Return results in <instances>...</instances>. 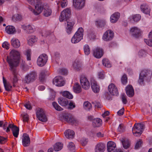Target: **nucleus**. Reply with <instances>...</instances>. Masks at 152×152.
I'll list each match as a JSON object with an SVG mask.
<instances>
[{"mask_svg": "<svg viewBox=\"0 0 152 152\" xmlns=\"http://www.w3.org/2000/svg\"><path fill=\"white\" fill-rule=\"evenodd\" d=\"M37 77V74L36 72H31L25 76L24 81L27 83H29L34 81Z\"/></svg>", "mask_w": 152, "mask_h": 152, "instance_id": "obj_6", "label": "nucleus"}, {"mask_svg": "<svg viewBox=\"0 0 152 152\" xmlns=\"http://www.w3.org/2000/svg\"><path fill=\"white\" fill-rule=\"evenodd\" d=\"M145 42L148 46L152 47V39H145Z\"/></svg>", "mask_w": 152, "mask_h": 152, "instance_id": "obj_60", "label": "nucleus"}, {"mask_svg": "<svg viewBox=\"0 0 152 152\" xmlns=\"http://www.w3.org/2000/svg\"><path fill=\"white\" fill-rule=\"evenodd\" d=\"M92 103L94 105L95 107H96L98 108H100L101 107V105L100 103L99 102H93Z\"/></svg>", "mask_w": 152, "mask_h": 152, "instance_id": "obj_61", "label": "nucleus"}, {"mask_svg": "<svg viewBox=\"0 0 152 152\" xmlns=\"http://www.w3.org/2000/svg\"><path fill=\"white\" fill-rule=\"evenodd\" d=\"M91 86L94 92L95 93L99 92L100 90L99 87L97 84V82L94 80H91Z\"/></svg>", "mask_w": 152, "mask_h": 152, "instance_id": "obj_21", "label": "nucleus"}, {"mask_svg": "<svg viewBox=\"0 0 152 152\" xmlns=\"http://www.w3.org/2000/svg\"><path fill=\"white\" fill-rule=\"evenodd\" d=\"M58 102L59 104L62 106H65L68 104V100L63 97H60L58 99Z\"/></svg>", "mask_w": 152, "mask_h": 152, "instance_id": "obj_27", "label": "nucleus"}, {"mask_svg": "<svg viewBox=\"0 0 152 152\" xmlns=\"http://www.w3.org/2000/svg\"><path fill=\"white\" fill-rule=\"evenodd\" d=\"M74 91L76 93H79L81 91L80 85L77 83H75L73 86Z\"/></svg>", "mask_w": 152, "mask_h": 152, "instance_id": "obj_35", "label": "nucleus"}, {"mask_svg": "<svg viewBox=\"0 0 152 152\" xmlns=\"http://www.w3.org/2000/svg\"><path fill=\"white\" fill-rule=\"evenodd\" d=\"M59 72L62 75H66L67 73V69H62L59 70Z\"/></svg>", "mask_w": 152, "mask_h": 152, "instance_id": "obj_56", "label": "nucleus"}, {"mask_svg": "<svg viewBox=\"0 0 152 152\" xmlns=\"http://www.w3.org/2000/svg\"><path fill=\"white\" fill-rule=\"evenodd\" d=\"M80 83L83 88L85 90H88L89 88L90 83L86 77L81 76L80 79Z\"/></svg>", "mask_w": 152, "mask_h": 152, "instance_id": "obj_10", "label": "nucleus"}, {"mask_svg": "<svg viewBox=\"0 0 152 152\" xmlns=\"http://www.w3.org/2000/svg\"><path fill=\"white\" fill-rule=\"evenodd\" d=\"M139 55L141 57L145 56L146 55V52L145 50H141L140 51L139 53Z\"/></svg>", "mask_w": 152, "mask_h": 152, "instance_id": "obj_57", "label": "nucleus"}, {"mask_svg": "<svg viewBox=\"0 0 152 152\" xmlns=\"http://www.w3.org/2000/svg\"><path fill=\"white\" fill-rule=\"evenodd\" d=\"M25 107L27 109L30 110L31 108V107L30 105V103L28 102L24 104Z\"/></svg>", "mask_w": 152, "mask_h": 152, "instance_id": "obj_64", "label": "nucleus"}, {"mask_svg": "<svg viewBox=\"0 0 152 152\" xmlns=\"http://www.w3.org/2000/svg\"><path fill=\"white\" fill-rule=\"evenodd\" d=\"M7 138L0 136V143L1 144L4 143L6 141Z\"/></svg>", "mask_w": 152, "mask_h": 152, "instance_id": "obj_62", "label": "nucleus"}, {"mask_svg": "<svg viewBox=\"0 0 152 152\" xmlns=\"http://www.w3.org/2000/svg\"><path fill=\"white\" fill-rule=\"evenodd\" d=\"M88 142V140L87 139L85 138H83L80 140V143L83 146L86 145Z\"/></svg>", "mask_w": 152, "mask_h": 152, "instance_id": "obj_50", "label": "nucleus"}, {"mask_svg": "<svg viewBox=\"0 0 152 152\" xmlns=\"http://www.w3.org/2000/svg\"><path fill=\"white\" fill-rule=\"evenodd\" d=\"M120 15V13L118 12L115 13L110 17V21L112 23L116 22L118 20Z\"/></svg>", "mask_w": 152, "mask_h": 152, "instance_id": "obj_28", "label": "nucleus"}, {"mask_svg": "<svg viewBox=\"0 0 152 152\" xmlns=\"http://www.w3.org/2000/svg\"><path fill=\"white\" fill-rule=\"evenodd\" d=\"M37 40V38L34 36H32L29 37L28 40V43L29 45H32V44Z\"/></svg>", "mask_w": 152, "mask_h": 152, "instance_id": "obj_34", "label": "nucleus"}, {"mask_svg": "<svg viewBox=\"0 0 152 152\" xmlns=\"http://www.w3.org/2000/svg\"><path fill=\"white\" fill-rule=\"evenodd\" d=\"M66 0H63L61 2V5L62 7H64L66 6Z\"/></svg>", "mask_w": 152, "mask_h": 152, "instance_id": "obj_63", "label": "nucleus"}, {"mask_svg": "<svg viewBox=\"0 0 152 152\" xmlns=\"http://www.w3.org/2000/svg\"><path fill=\"white\" fill-rule=\"evenodd\" d=\"M130 33L134 37L138 38L141 36V31L137 27L132 28L130 30Z\"/></svg>", "mask_w": 152, "mask_h": 152, "instance_id": "obj_13", "label": "nucleus"}, {"mask_svg": "<svg viewBox=\"0 0 152 152\" xmlns=\"http://www.w3.org/2000/svg\"><path fill=\"white\" fill-rule=\"evenodd\" d=\"M102 120L99 118H96L94 119L93 121V124L95 127H99L102 124Z\"/></svg>", "mask_w": 152, "mask_h": 152, "instance_id": "obj_29", "label": "nucleus"}, {"mask_svg": "<svg viewBox=\"0 0 152 152\" xmlns=\"http://www.w3.org/2000/svg\"><path fill=\"white\" fill-rule=\"evenodd\" d=\"M121 81L123 84H126L127 82V77L126 75L124 74L121 78Z\"/></svg>", "mask_w": 152, "mask_h": 152, "instance_id": "obj_49", "label": "nucleus"}, {"mask_svg": "<svg viewBox=\"0 0 152 152\" xmlns=\"http://www.w3.org/2000/svg\"><path fill=\"white\" fill-rule=\"evenodd\" d=\"M10 44L7 42H4L2 44L3 48H5L6 49H8L9 48Z\"/></svg>", "mask_w": 152, "mask_h": 152, "instance_id": "obj_53", "label": "nucleus"}, {"mask_svg": "<svg viewBox=\"0 0 152 152\" xmlns=\"http://www.w3.org/2000/svg\"><path fill=\"white\" fill-rule=\"evenodd\" d=\"M64 134L66 137L68 139H72L75 136L74 132L70 129H67L65 131Z\"/></svg>", "mask_w": 152, "mask_h": 152, "instance_id": "obj_24", "label": "nucleus"}, {"mask_svg": "<svg viewBox=\"0 0 152 152\" xmlns=\"http://www.w3.org/2000/svg\"><path fill=\"white\" fill-rule=\"evenodd\" d=\"M75 107V104L73 102H71L69 104L68 109L70 110H72Z\"/></svg>", "mask_w": 152, "mask_h": 152, "instance_id": "obj_55", "label": "nucleus"}, {"mask_svg": "<svg viewBox=\"0 0 152 152\" xmlns=\"http://www.w3.org/2000/svg\"><path fill=\"white\" fill-rule=\"evenodd\" d=\"M106 148L105 145L103 143L99 142L95 146L94 152H104Z\"/></svg>", "mask_w": 152, "mask_h": 152, "instance_id": "obj_12", "label": "nucleus"}, {"mask_svg": "<svg viewBox=\"0 0 152 152\" xmlns=\"http://www.w3.org/2000/svg\"><path fill=\"white\" fill-rule=\"evenodd\" d=\"M48 60V56L46 54H41L37 59V65L40 66H43L46 64Z\"/></svg>", "mask_w": 152, "mask_h": 152, "instance_id": "obj_7", "label": "nucleus"}, {"mask_svg": "<svg viewBox=\"0 0 152 152\" xmlns=\"http://www.w3.org/2000/svg\"><path fill=\"white\" fill-rule=\"evenodd\" d=\"M31 51L30 50H28L26 52V58L28 60H31Z\"/></svg>", "mask_w": 152, "mask_h": 152, "instance_id": "obj_58", "label": "nucleus"}, {"mask_svg": "<svg viewBox=\"0 0 152 152\" xmlns=\"http://www.w3.org/2000/svg\"><path fill=\"white\" fill-rule=\"evenodd\" d=\"M63 147V145L61 143H57L54 145V149L56 151L60 150Z\"/></svg>", "mask_w": 152, "mask_h": 152, "instance_id": "obj_38", "label": "nucleus"}, {"mask_svg": "<svg viewBox=\"0 0 152 152\" xmlns=\"http://www.w3.org/2000/svg\"><path fill=\"white\" fill-rule=\"evenodd\" d=\"M141 18V16L139 14L134 15L132 16V18L134 21L136 22H137L140 20Z\"/></svg>", "mask_w": 152, "mask_h": 152, "instance_id": "obj_43", "label": "nucleus"}, {"mask_svg": "<svg viewBox=\"0 0 152 152\" xmlns=\"http://www.w3.org/2000/svg\"><path fill=\"white\" fill-rule=\"evenodd\" d=\"M53 83L57 86H61L64 85L65 82L61 76H58L53 80Z\"/></svg>", "mask_w": 152, "mask_h": 152, "instance_id": "obj_11", "label": "nucleus"}, {"mask_svg": "<svg viewBox=\"0 0 152 152\" xmlns=\"http://www.w3.org/2000/svg\"><path fill=\"white\" fill-rule=\"evenodd\" d=\"M127 95L130 97H132L134 94V91L132 86L131 85L128 86L126 88Z\"/></svg>", "mask_w": 152, "mask_h": 152, "instance_id": "obj_22", "label": "nucleus"}, {"mask_svg": "<svg viewBox=\"0 0 152 152\" xmlns=\"http://www.w3.org/2000/svg\"><path fill=\"white\" fill-rule=\"evenodd\" d=\"M84 51L85 55H88L90 54V48L88 45H86L84 46Z\"/></svg>", "mask_w": 152, "mask_h": 152, "instance_id": "obj_42", "label": "nucleus"}, {"mask_svg": "<svg viewBox=\"0 0 152 152\" xmlns=\"http://www.w3.org/2000/svg\"><path fill=\"white\" fill-rule=\"evenodd\" d=\"M147 73L145 71H142L140 75L138 81L140 84H143L144 79L147 76Z\"/></svg>", "mask_w": 152, "mask_h": 152, "instance_id": "obj_26", "label": "nucleus"}, {"mask_svg": "<svg viewBox=\"0 0 152 152\" xmlns=\"http://www.w3.org/2000/svg\"><path fill=\"white\" fill-rule=\"evenodd\" d=\"M4 86L7 91H10L11 90L12 86L9 83H7L6 85H4Z\"/></svg>", "mask_w": 152, "mask_h": 152, "instance_id": "obj_52", "label": "nucleus"}, {"mask_svg": "<svg viewBox=\"0 0 152 152\" xmlns=\"http://www.w3.org/2000/svg\"><path fill=\"white\" fill-rule=\"evenodd\" d=\"M71 11L69 8H67L62 11L59 17L60 21L61 22L66 21L67 26L66 28L67 33L69 34L71 33L75 23L72 20H70Z\"/></svg>", "mask_w": 152, "mask_h": 152, "instance_id": "obj_2", "label": "nucleus"}, {"mask_svg": "<svg viewBox=\"0 0 152 152\" xmlns=\"http://www.w3.org/2000/svg\"><path fill=\"white\" fill-rule=\"evenodd\" d=\"M122 143L124 148L127 149L129 148L130 145V143L129 140L126 139H122L120 140Z\"/></svg>", "mask_w": 152, "mask_h": 152, "instance_id": "obj_31", "label": "nucleus"}, {"mask_svg": "<svg viewBox=\"0 0 152 152\" xmlns=\"http://www.w3.org/2000/svg\"><path fill=\"white\" fill-rule=\"evenodd\" d=\"M102 63L103 65L106 67L110 68L111 66V64L107 59H104L102 61Z\"/></svg>", "mask_w": 152, "mask_h": 152, "instance_id": "obj_39", "label": "nucleus"}, {"mask_svg": "<svg viewBox=\"0 0 152 152\" xmlns=\"http://www.w3.org/2000/svg\"><path fill=\"white\" fill-rule=\"evenodd\" d=\"M118 132H123L125 131V127L123 124H120L118 128Z\"/></svg>", "mask_w": 152, "mask_h": 152, "instance_id": "obj_46", "label": "nucleus"}, {"mask_svg": "<svg viewBox=\"0 0 152 152\" xmlns=\"http://www.w3.org/2000/svg\"><path fill=\"white\" fill-rule=\"evenodd\" d=\"M83 30L82 28H80L74 34L71 39V42L73 43H76L80 41L83 38Z\"/></svg>", "mask_w": 152, "mask_h": 152, "instance_id": "obj_5", "label": "nucleus"}, {"mask_svg": "<svg viewBox=\"0 0 152 152\" xmlns=\"http://www.w3.org/2000/svg\"><path fill=\"white\" fill-rule=\"evenodd\" d=\"M94 56L97 58H101L103 55V50L102 49L97 47L93 50Z\"/></svg>", "mask_w": 152, "mask_h": 152, "instance_id": "obj_17", "label": "nucleus"}, {"mask_svg": "<svg viewBox=\"0 0 152 152\" xmlns=\"http://www.w3.org/2000/svg\"><path fill=\"white\" fill-rule=\"evenodd\" d=\"M46 73H47V72L45 70H42L41 72L39 75V78L41 81L44 80L45 76L46 75Z\"/></svg>", "mask_w": 152, "mask_h": 152, "instance_id": "obj_41", "label": "nucleus"}, {"mask_svg": "<svg viewBox=\"0 0 152 152\" xmlns=\"http://www.w3.org/2000/svg\"><path fill=\"white\" fill-rule=\"evenodd\" d=\"M50 96L49 99L53 100L55 97V92L52 89H50Z\"/></svg>", "mask_w": 152, "mask_h": 152, "instance_id": "obj_45", "label": "nucleus"}, {"mask_svg": "<svg viewBox=\"0 0 152 152\" xmlns=\"http://www.w3.org/2000/svg\"><path fill=\"white\" fill-rule=\"evenodd\" d=\"M140 8L143 13L150 15L151 9L147 4L145 3L141 4L140 6Z\"/></svg>", "mask_w": 152, "mask_h": 152, "instance_id": "obj_19", "label": "nucleus"}, {"mask_svg": "<svg viewBox=\"0 0 152 152\" xmlns=\"http://www.w3.org/2000/svg\"><path fill=\"white\" fill-rule=\"evenodd\" d=\"M95 24L98 27L102 28L104 26L105 22L104 20H99L96 21Z\"/></svg>", "mask_w": 152, "mask_h": 152, "instance_id": "obj_36", "label": "nucleus"}, {"mask_svg": "<svg viewBox=\"0 0 152 152\" xmlns=\"http://www.w3.org/2000/svg\"><path fill=\"white\" fill-rule=\"evenodd\" d=\"M62 95L64 96L69 99H72L73 98L72 95L70 92L68 91H63L62 93Z\"/></svg>", "mask_w": 152, "mask_h": 152, "instance_id": "obj_37", "label": "nucleus"}, {"mask_svg": "<svg viewBox=\"0 0 152 152\" xmlns=\"http://www.w3.org/2000/svg\"><path fill=\"white\" fill-rule=\"evenodd\" d=\"M83 107L86 110H89L91 108L92 106L91 104L88 102L86 101L83 103Z\"/></svg>", "mask_w": 152, "mask_h": 152, "instance_id": "obj_40", "label": "nucleus"}, {"mask_svg": "<svg viewBox=\"0 0 152 152\" xmlns=\"http://www.w3.org/2000/svg\"><path fill=\"white\" fill-rule=\"evenodd\" d=\"M29 4L31 5H34L36 2H37L35 6V9L33 10V12L35 15H37L42 12V10L45 7L44 4L42 2L39 0H27Z\"/></svg>", "mask_w": 152, "mask_h": 152, "instance_id": "obj_3", "label": "nucleus"}, {"mask_svg": "<svg viewBox=\"0 0 152 152\" xmlns=\"http://www.w3.org/2000/svg\"><path fill=\"white\" fill-rule=\"evenodd\" d=\"M115 143L112 141H109L107 143V151L108 152H115L116 150Z\"/></svg>", "mask_w": 152, "mask_h": 152, "instance_id": "obj_20", "label": "nucleus"}, {"mask_svg": "<svg viewBox=\"0 0 152 152\" xmlns=\"http://www.w3.org/2000/svg\"><path fill=\"white\" fill-rule=\"evenodd\" d=\"M126 96L125 94H123L122 95L121 98L122 100L123 103L124 104H126L127 102V100L126 99Z\"/></svg>", "mask_w": 152, "mask_h": 152, "instance_id": "obj_59", "label": "nucleus"}, {"mask_svg": "<svg viewBox=\"0 0 152 152\" xmlns=\"http://www.w3.org/2000/svg\"><path fill=\"white\" fill-rule=\"evenodd\" d=\"M52 104L56 110L61 111L63 110V109L56 102H53Z\"/></svg>", "mask_w": 152, "mask_h": 152, "instance_id": "obj_44", "label": "nucleus"}, {"mask_svg": "<svg viewBox=\"0 0 152 152\" xmlns=\"http://www.w3.org/2000/svg\"><path fill=\"white\" fill-rule=\"evenodd\" d=\"M73 5L76 8L81 9L84 6V0H73Z\"/></svg>", "mask_w": 152, "mask_h": 152, "instance_id": "obj_14", "label": "nucleus"}, {"mask_svg": "<svg viewBox=\"0 0 152 152\" xmlns=\"http://www.w3.org/2000/svg\"><path fill=\"white\" fill-rule=\"evenodd\" d=\"M22 144L24 147L28 146L30 142V138L28 135L24 133L22 137Z\"/></svg>", "mask_w": 152, "mask_h": 152, "instance_id": "obj_18", "label": "nucleus"}, {"mask_svg": "<svg viewBox=\"0 0 152 152\" xmlns=\"http://www.w3.org/2000/svg\"><path fill=\"white\" fill-rule=\"evenodd\" d=\"M64 120L68 123L74 124L75 122L74 118L73 116L69 114H66L64 115Z\"/></svg>", "mask_w": 152, "mask_h": 152, "instance_id": "obj_25", "label": "nucleus"}, {"mask_svg": "<svg viewBox=\"0 0 152 152\" xmlns=\"http://www.w3.org/2000/svg\"><path fill=\"white\" fill-rule=\"evenodd\" d=\"M11 44L12 46L15 48H18L20 46L19 41L17 39L14 38L11 41Z\"/></svg>", "mask_w": 152, "mask_h": 152, "instance_id": "obj_30", "label": "nucleus"}, {"mask_svg": "<svg viewBox=\"0 0 152 152\" xmlns=\"http://www.w3.org/2000/svg\"><path fill=\"white\" fill-rule=\"evenodd\" d=\"M10 128L11 129H12L13 136L15 137H17L19 134V128L13 124H10L7 128L6 132H10Z\"/></svg>", "mask_w": 152, "mask_h": 152, "instance_id": "obj_9", "label": "nucleus"}, {"mask_svg": "<svg viewBox=\"0 0 152 152\" xmlns=\"http://www.w3.org/2000/svg\"><path fill=\"white\" fill-rule=\"evenodd\" d=\"M44 10L43 12V15L46 17H48L52 13L51 9L49 7L48 5L46 4L44 8Z\"/></svg>", "mask_w": 152, "mask_h": 152, "instance_id": "obj_32", "label": "nucleus"}, {"mask_svg": "<svg viewBox=\"0 0 152 152\" xmlns=\"http://www.w3.org/2000/svg\"><path fill=\"white\" fill-rule=\"evenodd\" d=\"M108 90L110 93L112 95H117L118 92L117 88L113 83H111L108 87Z\"/></svg>", "mask_w": 152, "mask_h": 152, "instance_id": "obj_16", "label": "nucleus"}, {"mask_svg": "<svg viewBox=\"0 0 152 152\" xmlns=\"http://www.w3.org/2000/svg\"><path fill=\"white\" fill-rule=\"evenodd\" d=\"M73 67L76 71L80 70L82 68V64L79 60H75L73 64Z\"/></svg>", "mask_w": 152, "mask_h": 152, "instance_id": "obj_23", "label": "nucleus"}, {"mask_svg": "<svg viewBox=\"0 0 152 152\" xmlns=\"http://www.w3.org/2000/svg\"><path fill=\"white\" fill-rule=\"evenodd\" d=\"M114 36L113 32L110 30H108L104 34L103 39L105 41H109L112 39Z\"/></svg>", "mask_w": 152, "mask_h": 152, "instance_id": "obj_15", "label": "nucleus"}, {"mask_svg": "<svg viewBox=\"0 0 152 152\" xmlns=\"http://www.w3.org/2000/svg\"><path fill=\"white\" fill-rule=\"evenodd\" d=\"M27 31L29 33H33L34 31V26H32L30 25L27 26Z\"/></svg>", "mask_w": 152, "mask_h": 152, "instance_id": "obj_48", "label": "nucleus"}, {"mask_svg": "<svg viewBox=\"0 0 152 152\" xmlns=\"http://www.w3.org/2000/svg\"><path fill=\"white\" fill-rule=\"evenodd\" d=\"M22 16L19 14H17L13 16V19L16 21H19L21 20Z\"/></svg>", "mask_w": 152, "mask_h": 152, "instance_id": "obj_51", "label": "nucleus"}, {"mask_svg": "<svg viewBox=\"0 0 152 152\" xmlns=\"http://www.w3.org/2000/svg\"><path fill=\"white\" fill-rule=\"evenodd\" d=\"M145 125L143 124L136 123L132 128V132L136 136H140L143 131Z\"/></svg>", "mask_w": 152, "mask_h": 152, "instance_id": "obj_4", "label": "nucleus"}, {"mask_svg": "<svg viewBox=\"0 0 152 152\" xmlns=\"http://www.w3.org/2000/svg\"><path fill=\"white\" fill-rule=\"evenodd\" d=\"M21 115L23 117V122H28L29 119L28 115L26 113L23 114Z\"/></svg>", "mask_w": 152, "mask_h": 152, "instance_id": "obj_47", "label": "nucleus"}, {"mask_svg": "<svg viewBox=\"0 0 152 152\" xmlns=\"http://www.w3.org/2000/svg\"><path fill=\"white\" fill-rule=\"evenodd\" d=\"M142 140H140L138 141L136 143L135 146V148L136 149L139 148L140 147L142 144Z\"/></svg>", "mask_w": 152, "mask_h": 152, "instance_id": "obj_54", "label": "nucleus"}, {"mask_svg": "<svg viewBox=\"0 0 152 152\" xmlns=\"http://www.w3.org/2000/svg\"><path fill=\"white\" fill-rule=\"evenodd\" d=\"M36 115L39 121L44 122L47 121V118L45 113L42 109L39 108L36 113Z\"/></svg>", "mask_w": 152, "mask_h": 152, "instance_id": "obj_8", "label": "nucleus"}, {"mask_svg": "<svg viewBox=\"0 0 152 152\" xmlns=\"http://www.w3.org/2000/svg\"><path fill=\"white\" fill-rule=\"evenodd\" d=\"M6 32L9 34H13L15 31L14 27L11 26H7L5 28Z\"/></svg>", "mask_w": 152, "mask_h": 152, "instance_id": "obj_33", "label": "nucleus"}, {"mask_svg": "<svg viewBox=\"0 0 152 152\" xmlns=\"http://www.w3.org/2000/svg\"><path fill=\"white\" fill-rule=\"evenodd\" d=\"M20 55V53L18 51L12 50L10 52V56H7V61L10 66V69L12 72V75L13 76L12 81L14 87L15 86V84L18 81L17 75L18 72L16 68L18 65Z\"/></svg>", "mask_w": 152, "mask_h": 152, "instance_id": "obj_1", "label": "nucleus"}]
</instances>
